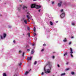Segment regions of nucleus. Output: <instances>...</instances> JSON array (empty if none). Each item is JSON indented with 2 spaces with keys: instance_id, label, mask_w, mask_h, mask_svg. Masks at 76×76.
<instances>
[{
  "instance_id": "1",
  "label": "nucleus",
  "mask_w": 76,
  "mask_h": 76,
  "mask_svg": "<svg viewBox=\"0 0 76 76\" xmlns=\"http://www.w3.org/2000/svg\"><path fill=\"white\" fill-rule=\"evenodd\" d=\"M48 63L45 66V67L44 68V71H45V73H46V74H47V73H50V70H51V67H52V66L51 65H49L50 62L48 61ZM48 65V66H49V67L50 69H47L46 70L45 68L46 67V66H47Z\"/></svg>"
},
{
  "instance_id": "2",
  "label": "nucleus",
  "mask_w": 76,
  "mask_h": 76,
  "mask_svg": "<svg viewBox=\"0 0 76 76\" xmlns=\"http://www.w3.org/2000/svg\"><path fill=\"white\" fill-rule=\"evenodd\" d=\"M31 9L34 8H35L36 9H39L41 7V6H38L37 5H36L35 4H33L31 5Z\"/></svg>"
},
{
  "instance_id": "3",
  "label": "nucleus",
  "mask_w": 76,
  "mask_h": 76,
  "mask_svg": "<svg viewBox=\"0 0 76 76\" xmlns=\"http://www.w3.org/2000/svg\"><path fill=\"white\" fill-rule=\"evenodd\" d=\"M6 37V33H3V36H2V35H0V40L4 39Z\"/></svg>"
},
{
  "instance_id": "4",
  "label": "nucleus",
  "mask_w": 76,
  "mask_h": 76,
  "mask_svg": "<svg viewBox=\"0 0 76 76\" xmlns=\"http://www.w3.org/2000/svg\"><path fill=\"white\" fill-rule=\"evenodd\" d=\"M70 53L71 54H70V56H71L72 58H73V55H72V54L73 53V50H72V48H70Z\"/></svg>"
},
{
  "instance_id": "5",
  "label": "nucleus",
  "mask_w": 76,
  "mask_h": 76,
  "mask_svg": "<svg viewBox=\"0 0 76 76\" xmlns=\"http://www.w3.org/2000/svg\"><path fill=\"white\" fill-rule=\"evenodd\" d=\"M64 16H65V13L64 12H63L60 15V17L61 18V19H62V18H63Z\"/></svg>"
},
{
  "instance_id": "6",
  "label": "nucleus",
  "mask_w": 76,
  "mask_h": 76,
  "mask_svg": "<svg viewBox=\"0 0 76 76\" xmlns=\"http://www.w3.org/2000/svg\"><path fill=\"white\" fill-rule=\"evenodd\" d=\"M27 6L24 5L22 7V9L23 10H25L26 12V10H27Z\"/></svg>"
},
{
  "instance_id": "7",
  "label": "nucleus",
  "mask_w": 76,
  "mask_h": 76,
  "mask_svg": "<svg viewBox=\"0 0 76 76\" xmlns=\"http://www.w3.org/2000/svg\"><path fill=\"white\" fill-rule=\"evenodd\" d=\"M62 2L61 1L60 2V3H59L58 4V7H60L61 6V3Z\"/></svg>"
},
{
  "instance_id": "8",
  "label": "nucleus",
  "mask_w": 76,
  "mask_h": 76,
  "mask_svg": "<svg viewBox=\"0 0 76 76\" xmlns=\"http://www.w3.org/2000/svg\"><path fill=\"white\" fill-rule=\"evenodd\" d=\"M17 10L19 11V12H20V10H21V7L20 6L19 7H18L17 8Z\"/></svg>"
},
{
  "instance_id": "9",
  "label": "nucleus",
  "mask_w": 76,
  "mask_h": 76,
  "mask_svg": "<svg viewBox=\"0 0 76 76\" xmlns=\"http://www.w3.org/2000/svg\"><path fill=\"white\" fill-rule=\"evenodd\" d=\"M31 59H32V56H31L30 58L29 57H28L27 58V60L28 61L30 60V61H31Z\"/></svg>"
},
{
  "instance_id": "10",
  "label": "nucleus",
  "mask_w": 76,
  "mask_h": 76,
  "mask_svg": "<svg viewBox=\"0 0 76 76\" xmlns=\"http://www.w3.org/2000/svg\"><path fill=\"white\" fill-rule=\"evenodd\" d=\"M34 53H35V51H34V50L32 49L31 52V54H34Z\"/></svg>"
},
{
  "instance_id": "11",
  "label": "nucleus",
  "mask_w": 76,
  "mask_h": 76,
  "mask_svg": "<svg viewBox=\"0 0 76 76\" xmlns=\"http://www.w3.org/2000/svg\"><path fill=\"white\" fill-rule=\"evenodd\" d=\"M25 20H26V19H25V18L24 17L22 18L21 21H24Z\"/></svg>"
},
{
  "instance_id": "12",
  "label": "nucleus",
  "mask_w": 76,
  "mask_h": 76,
  "mask_svg": "<svg viewBox=\"0 0 76 76\" xmlns=\"http://www.w3.org/2000/svg\"><path fill=\"white\" fill-rule=\"evenodd\" d=\"M24 22L25 24H27V20H24Z\"/></svg>"
},
{
  "instance_id": "13",
  "label": "nucleus",
  "mask_w": 76,
  "mask_h": 76,
  "mask_svg": "<svg viewBox=\"0 0 76 76\" xmlns=\"http://www.w3.org/2000/svg\"><path fill=\"white\" fill-rule=\"evenodd\" d=\"M26 17L27 18H28V19H30V17H29V15H27L26 16Z\"/></svg>"
},
{
  "instance_id": "14",
  "label": "nucleus",
  "mask_w": 76,
  "mask_h": 76,
  "mask_svg": "<svg viewBox=\"0 0 76 76\" xmlns=\"http://www.w3.org/2000/svg\"><path fill=\"white\" fill-rule=\"evenodd\" d=\"M29 72L28 71H26L25 73V75H27L28 73H29Z\"/></svg>"
},
{
  "instance_id": "15",
  "label": "nucleus",
  "mask_w": 76,
  "mask_h": 76,
  "mask_svg": "<svg viewBox=\"0 0 76 76\" xmlns=\"http://www.w3.org/2000/svg\"><path fill=\"white\" fill-rule=\"evenodd\" d=\"M50 25H53V22L52 21H50Z\"/></svg>"
},
{
  "instance_id": "16",
  "label": "nucleus",
  "mask_w": 76,
  "mask_h": 76,
  "mask_svg": "<svg viewBox=\"0 0 76 76\" xmlns=\"http://www.w3.org/2000/svg\"><path fill=\"white\" fill-rule=\"evenodd\" d=\"M3 76H7V75H6V74L5 73H4L3 74Z\"/></svg>"
},
{
  "instance_id": "17",
  "label": "nucleus",
  "mask_w": 76,
  "mask_h": 76,
  "mask_svg": "<svg viewBox=\"0 0 76 76\" xmlns=\"http://www.w3.org/2000/svg\"><path fill=\"white\" fill-rule=\"evenodd\" d=\"M34 32H35L36 31V28H35V27H34Z\"/></svg>"
},
{
  "instance_id": "18",
  "label": "nucleus",
  "mask_w": 76,
  "mask_h": 76,
  "mask_svg": "<svg viewBox=\"0 0 76 76\" xmlns=\"http://www.w3.org/2000/svg\"><path fill=\"white\" fill-rule=\"evenodd\" d=\"M27 34L28 35V37H31V36L30 35V33H27Z\"/></svg>"
},
{
  "instance_id": "19",
  "label": "nucleus",
  "mask_w": 76,
  "mask_h": 76,
  "mask_svg": "<svg viewBox=\"0 0 76 76\" xmlns=\"http://www.w3.org/2000/svg\"><path fill=\"white\" fill-rule=\"evenodd\" d=\"M64 42H66L67 40H66V38H65L63 40Z\"/></svg>"
},
{
  "instance_id": "20",
  "label": "nucleus",
  "mask_w": 76,
  "mask_h": 76,
  "mask_svg": "<svg viewBox=\"0 0 76 76\" xmlns=\"http://www.w3.org/2000/svg\"><path fill=\"white\" fill-rule=\"evenodd\" d=\"M22 63H20V64H18V66H21V65H22Z\"/></svg>"
},
{
  "instance_id": "21",
  "label": "nucleus",
  "mask_w": 76,
  "mask_h": 76,
  "mask_svg": "<svg viewBox=\"0 0 76 76\" xmlns=\"http://www.w3.org/2000/svg\"><path fill=\"white\" fill-rule=\"evenodd\" d=\"M72 25H75V23H73V22H72Z\"/></svg>"
},
{
  "instance_id": "22",
  "label": "nucleus",
  "mask_w": 76,
  "mask_h": 76,
  "mask_svg": "<svg viewBox=\"0 0 76 76\" xmlns=\"http://www.w3.org/2000/svg\"><path fill=\"white\" fill-rule=\"evenodd\" d=\"M67 53H65L64 54V56H66L67 55Z\"/></svg>"
},
{
  "instance_id": "23",
  "label": "nucleus",
  "mask_w": 76,
  "mask_h": 76,
  "mask_svg": "<svg viewBox=\"0 0 76 76\" xmlns=\"http://www.w3.org/2000/svg\"><path fill=\"white\" fill-rule=\"evenodd\" d=\"M71 74L72 75H73L75 74V72H71Z\"/></svg>"
},
{
  "instance_id": "24",
  "label": "nucleus",
  "mask_w": 76,
  "mask_h": 76,
  "mask_svg": "<svg viewBox=\"0 0 76 76\" xmlns=\"http://www.w3.org/2000/svg\"><path fill=\"white\" fill-rule=\"evenodd\" d=\"M34 37H35V35H37V33H34Z\"/></svg>"
},
{
  "instance_id": "25",
  "label": "nucleus",
  "mask_w": 76,
  "mask_h": 76,
  "mask_svg": "<svg viewBox=\"0 0 76 76\" xmlns=\"http://www.w3.org/2000/svg\"><path fill=\"white\" fill-rule=\"evenodd\" d=\"M27 30H28V31H29V30H30V29L29 28V27H27Z\"/></svg>"
},
{
  "instance_id": "26",
  "label": "nucleus",
  "mask_w": 76,
  "mask_h": 76,
  "mask_svg": "<svg viewBox=\"0 0 76 76\" xmlns=\"http://www.w3.org/2000/svg\"><path fill=\"white\" fill-rule=\"evenodd\" d=\"M69 68H66V69H65V70L66 71H67V70H69Z\"/></svg>"
},
{
  "instance_id": "27",
  "label": "nucleus",
  "mask_w": 76,
  "mask_h": 76,
  "mask_svg": "<svg viewBox=\"0 0 76 76\" xmlns=\"http://www.w3.org/2000/svg\"><path fill=\"white\" fill-rule=\"evenodd\" d=\"M25 54V52H23V54H22V56L23 57H24V55Z\"/></svg>"
},
{
  "instance_id": "28",
  "label": "nucleus",
  "mask_w": 76,
  "mask_h": 76,
  "mask_svg": "<svg viewBox=\"0 0 76 76\" xmlns=\"http://www.w3.org/2000/svg\"><path fill=\"white\" fill-rule=\"evenodd\" d=\"M8 28H12V26H8Z\"/></svg>"
},
{
  "instance_id": "29",
  "label": "nucleus",
  "mask_w": 76,
  "mask_h": 76,
  "mask_svg": "<svg viewBox=\"0 0 76 76\" xmlns=\"http://www.w3.org/2000/svg\"><path fill=\"white\" fill-rule=\"evenodd\" d=\"M16 73H15V74L14 76H18V75H16Z\"/></svg>"
},
{
  "instance_id": "30",
  "label": "nucleus",
  "mask_w": 76,
  "mask_h": 76,
  "mask_svg": "<svg viewBox=\"0 0 76 76\" xmlns=\"http://www.w3.org/2000/svg\"><path fill=\"white\" fill-rule=\"evenodd\" d=\"M29 45H27L26 46V48H28L29 47Z\"/></svg>"
},
{
  "instance_id": "31",
  "label": "nucleus",
  "mask_w": 76,
  "mask_h": 76,
  "mask_svg": "<svg viewBox=\"0 0 76 76\" xmlns=\"http://www.w3.org/2000/svg\"><path fill=\"white\" fill-rule=\"evenodd\" d=\"M37 61H35L34 62V65H35L37 64Z\"/></svg>"
},
{
  "instance_id": "32",
  "label": "nucleus",
  "mask_w": 76,
  "mask_h": 76,
  "mask_svg": "<svg viewBox=\"0 0 76 76\" xmlns=\"http://www.w3.org/2000/svg\"><path fill=\"white\" fill-rule=\"evenodd\" d=\"M71 44H72V42H69V45H70Z\"/></svg>"
},
{
  "instance_id": "33",
  "label": "nucleus",
  "mask_w": 76,
  "mask_h": 76,
  "mask_svg": "<svg viewBox=\"0 0 76 76\" xmlns=\"http://www.w3.org/2000/svg\"><path fill=\"white\" fill-rule=\"evenodd\" d=\"M43 46H46V44L45 43L43 44Z\"/></svg>"
},
{
  "instance_id": "34",
  "label": "nucleus",
  "mask_w": 76,
  "mask_h": 76,
  "mask_svg": "<svg viewBox=\"0 0 76 76\" xmlns=\"http://www.w3.org/2000/svg\"><path fill=\"white\" fill-rule=\"evenodd\" d=\"M35 46V44H33L32 45V46Z\"/></svg>"
},
{
  "instance_id": "35",
  "label": "nucleus",
  "mask_w": 76,
  "mask_h": 76,
  "mask_svg": "<svg viewBox=\"0 0 76 76\" xmlns=\"http://www.w3.org/2000/svg\"><path fill=\"white\" fill-rule=\"evenodd\" d=\"M27 51H28L29 52V51H30V49H28L27 50Z\"/></svg>"
},
{
  "instance_id": "36",
  "label": "nucleus",
  "mask_w": 76,
  "mask_h": 76,
  "mask_svg": "<svg viewBox=\"0 0 76 76\" xmlns=\"http://www.w3.org/2000/svg\"><path fill=\"white\" fill-rule=\"evenodd\" d=\"M68 64H69V62H67L66 63V65H67Z\"/></svg>"
},
{
  "instance_id": "37",
  "label": "nucleus",
  "mask_w": 76,
  "mask_h": 76,
  "mask_svg": "<svg viewBox=\"0 0 76 76\" xmlns=\"http://www.w3.org/2000/svg\"><path fill=\"white\" fill-rule=\"evenodd\" d=\"M58 67H60V65H59V64H58L57 65Z\"/></svg>"
},
{
  "instance_id": "38",
  "label": "nucleus",
  "mask_w": 76,
  "mask_h": 76,
  "mask_svg": "<svg viewBox=\"0 0 76 76\" xmlns=\"http://www.w3.org/2000/svg\"><path fill=\"white\" fill-rule=\"evenodd\" d=\"M63 10L62 9V10H61V12H63Z\"/></svg>"
},
{
  "instance_id": "39",
  "label": "nucleus",
  "mask_w": 76,
  "mask_h": 76,
  "mask_svg": "<svg viewBox=\"0 0 76 76\" xmlns=\"http://www.w3.org/2000/svg\"><path fill=\"white\" fill-rule=\"evenodd\" d=\"M44 49H42V50H41V51L42 52V51H44Z\"/></svg>"
},
{
  "instance_id": "40",
  "label": "nucleus",
  "mask_w": 76,
  "mask_h": 76,
  "mask_svg": "<svg viewBox=\"0 0 76 76\" xmlns=\"http://www.w3.org/2000/svg\"><path fill=\"white\" fill-rule=\"evenodd\" d=\"M44 72H42V75H44Z\"/></svg>"
},
{
  "instance_id": "41",
  "label": "nucleus",
  "mask_w": 76,
  "mask_h": 76,
  "mask_svg": "<svg viewBox=\"0 0 76 76\" xmlns=\"http://www.w3.org/2000/svg\"><path fill=\"white\" fill-rule=\"evenodd\" d=\"M16 42H15V40H14V41H13V43H15Z\"/></svg>"
},
{
  "instance_id": "42",
  "label": "nucleus",
  "mask_w": 76,
  "mask_h": 76,
  "mask_svg": "<svg viewBox=\"0 0 76 76\" xmlns=\"http://www.w3.org/2000/svg\"><path fill=\"white\" fill-rule=\"evenodd\" d=\"M54 1H53V2H52V4H54Z\"/></svg>"
},
{
  "instance_id": "43",
  "label": "nucleus",
  "mask_w": 76,
  "mask_h": 76,
  "mask_svg": "<svg viewBox=\"0 0 76 76\" xmlns=\"http://www.w3.org/2000/svg\"><path fill=\"white\" fill-rule=\"evenodd\" d=\"M19 53H22V51H21V50H20V51H19Z\"/></svg>"
},
{
  "instance_id": "44",
  "label": "nucleus",
  "mask_w": 76,
  "mask_h": 76,
  "mask_svg": "<svg viewBox=\"0 0 76 76\" xmlns=\"http://www.w3.org/2000/svg\"><path fill=\"white\" fill-rule=\"evenodd\" d=\"M34 39H35V40H37V37H35V38H34Z\"/></svg>"
},
{
  "instance_id": "45",
  "label": "nucleus",
  "mask_w": 76,
  "mask_h": 76,
  "mask_svg": "<svg viewBox=\"0 0 76 76\" xmlns=\"http://www.w3.org/2000/svg\"><path fill=\"white\" fill-rule=\"evenodd\" d=\"M40 11H41V10H38V12H40Z\"/></svg>"
},
{
  "instance_id": "46",
  "label": "nucleus",
  "mask_w": 76,
  "mask_h": 76,
  "mask_svg": "<svg viewBox=\"0 0 76 76\" xmlns=\"http://www.w3.org/2000/svg\"><path fill=\"white\" fill-rule=\"evenodd\" d=\"M55 58L54 56H53V58Z\"/></svg>"
},
{
  "instance_id": "47",
  "label": "nucleus",
  "mask_w": 76,
  "mask_h": 76,
  "mask_svg": "<svg viewBox=\"0 0 76 76\" xmlns=\"http://www.w3.org/2000/svg\"><path fill=\"white\" fill-rule=\"evenodd\" d=\"M37 0H33V1H37Z\"/></svg>"
},
{
  "instance_id": "48",
  "label": "nucleus",
  "mask_w": 76,
  "mask_h": 76,
  "mask_svg": "<svg viewBox=\"0 0 76 76\" xmlns=\"http://www.w3.org/2000/svg\"><path fill=\"white\" fill-rule=\"evenodd\" d=\"M23 35L24 36V35H25V34H23Z\"/></svg>"
},
{
  "instance_id": "49",
  "label": "nucleus",
  "mask_w": 76,
  "mask_h": 76,
  "mask_svg": "<svg viewBox=\"0 0 76 76\" xmlns=\"http://www.w3.org/2000/svg\"><path fill=\"white\" fill-rule=\"evenodd\" d=\"M56 23H58V21H57L56 22Z\"/></svg>"
},
{
  "instance_id": "50",
  "label": "nucleus",
  "mask_w": 76,
  "mask_h": 76,
  "mask_svg": "<svg viewBox=\"0 0 76 76\" xmlns=\"http://www.w3.org/2000/svg\"><path fill=\"white\" fill-rule=\"evenodd\" d=\"M4 4H6V2L5 3H4Z\"/></svg>"
},
{
  "instance_id": "51",
  "label": "nucleus",
  "mask_w": 76,
  "mask_h": 76,
  "mask_svg": "<svg viewBox=\"0 0 76 76\" xmlns=\"http://www.w3.org/2000/svg\"><path fill=\"white\" fill-rule=\"evenodd\" d=\"M71 38H73V37H71Z\"/></svg>"
},
{
  "instance_id": "52",
  "label": "nucleus",
  "mask_w": 76,
  "mask_h": 76,
  "mask_svg": "<svg viewBox=\"0 0 76 76\" xmlns=\"http://www.w3.org/2000/svg\"><path fill=\"white\" fill-rule=\"evenodd\" d=\"M27 14H29V13L28 12H27Z\"/></svg>"
},
{
  "instance_id": "53",
  "label": "nucleus",
  "mask_w": 76,
  "mask_h": 76,
  "mask_svg": "<svg viewBox=\"0 0 76 76\" xmlns=\"http://www.w3.org/2000/svg\"><path fill=\"white\" fill-rule=\"evenodd\" d=\"M0 16H1V15H0Z\"/></svg>"
},
{
  "instance_id": "54",
  "label": "nucleus",
  "mask_w": 76,
  "mask_h": 76,
  "mask_svg": "<svg viewBox=\"0 0 76 76\" xmlns=\"http://www.w3.org/2000/svg\"><path fill=\"white\" fill-rule=\"evenodd\" d=\"M29 20H28V22H29Z\"/></svg>"
},
{
  "instance_id": "55",
  "label": "nucleus",
  "mask_w": 76,
  "mask_h": 76,
  "mask_svg": "<svg viewBox=\"0 0 76 76\" xmlns=\"http://www.w3.org/2000/svg\"><path fill=\"white\" fill-rule=\"evenodd\" d=\"M55 53V52H53V53Z\"/></svg>"
},
{
  "instance_id": "56",
  "label": "nucleus",
  "mask_w": 76,
  "mask_h": 76,
  "mask_svg": "<svg viewBox=\"0 0 76 76\" xmlns=\"http://www.w3.org/2000/svg\"><path fill=\"white\" fill-rule=\"evenodd\" d=\"M0 1L1 0H0Z\"/></svg>"
},
{
  "instance_id": "57",
  "label": "nucleus",
  "mask_w": 76,
  "mask_h": 76,
  "mask_svg": "<svg viewBox=\"0 0 76 76\" xmlns=\"http://www.w3.org/2000/svg\"><path fill=\"white\" fill-rule=\"evenodd\" d=\"M53 76H54V75H53Z\"/></svg>"
}]
</instances>
